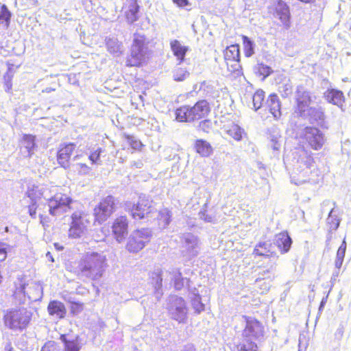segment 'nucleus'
Listing matches in <instances>:
<instances>
[{
  "label": "nucleus",
  "mask_w": 351,
  "mask_h": 351,
  "mask_svg": "<svg viewBox=\"0 0 351 351\" xmlns=\"http://www.w3.org/2000/svg\"><path fill=\"white\" fill-rule=\"evenodd\" d=\"M76 267L70 271L77 276L91 280L100 278L106 267L105 255L96 252H87L76 262Z\"/></svg>",
  "instance_id": "obj_1"
},
{
  "label": "nucleus",
  "mask_w": 351,
  "mask_h": 351,
  "mask_svg": "<svg viewBox=\"0 0 351 351\" xmlns=\"http://www.w3.org/2000/svg\"><path fill=\"white\" fill-rule=\"evenodd\" d=\"M148 41L144 35L135 34L131 45L130 53L125 64L128 67H141L146 62V49Z\"/></svg>",
  "instance_id": "obj_2"
},
{
  "label": "nucleus",
  "mask_w": 351,
  "mask_h": 351,
  "mask_svg": "<svg viewBox=\"0 0 351 351\" xmlns=\"http://www.w3.org/2000/svg\"><path fill=\"white\" fill-rule=\"evenodd\" d=\"M116 199L112 195H108L100 199L93 210V223L95 225H101L108 221L116 211Z\"/></svg>",
  "instance_id": "obj_3"
},
{
  "label": "nucleus",
  "mask_w": 351,
  "mask_h": 351,
  "mask_svg": "<svg viewBox=\"0 0 351 351\" xmlns=\"http://www.w3.org/2000/svg\"><path fill=\"white\" fill-rule=\"evenodd\" d=\"M152 237V232L148 228L136 229L129 236L125 244V249L130 253L136 254L150 242Z\"/></svg>",
  "instance_id": "obj_4"
},
{
  "label": "nucleus",
  "mask_w": 351,
  "mask_h": 351,
  "mask_svg": "<svg viewBox=\"0 0 351 351\" xmlns=\"http://www.w3.org/2000/svg\"><path fill=\"white\" fill-rule=\"evenodd\" d=\"M90 220L87 215L82 211L73 212L70 217L68 236L71 239H79L87 232Z\"/></svg>",
  "instance_id": "obj_5"
},
{
  "label": "nucleus",
  "mask_w": 351,
  "mask_h": 351,
  "mask_svg": "<svg viewBox=\"0 0 351 351\" xmlns=\"http://www.w3.org/2000/svg\"><path fill=\"white\" fill-rule=\"evenodd\" d=\"M227 69L233 77L243 75L240 64V47L238 44L231 45L226 47L223 52Z\"/></svg>",
  "instance_id": "obj_6"
},
{
  "label": "nucleus",
  "mask_w": 351,
  "mask_h": 351,
  "mask_svg": "<svg viewBox=\"0 0 351 351\" xmlns=\"http://www.w3.org/2000/svg\"><path fill=\"white\" fill-rule=\"evenodd\" d=\"M299 138L303 145H306L313 150H319L325 141L322 132L318 128L311 126L305 127Z\"/></svg>",
  "instance_id": "obj_7"
},
{
  "label": "nucleus",
  "mask_w": 351,
  "mask_h": 351,
  "mask_svg": "<svg viewBox=\"0 0 351 351\" xmlns=\"http://www.w3.org/2000/svg\"><path fill=\"white\" fill-rule=\"evenodd\" d=\"M129 223L126 215L118 216L112 221L110 226L111 234L118 243L125 240L129 232Z\"/></svg>",
  "instance_id": "obj_8"
},
{
  "label": "nucleus",
  "mask_w": 351,
  "mask_h": 351,
  "mask_svg": "<svg viewBox=\"0 0 351 351\" xmlns=\"http://www.w3.org/2000/svg\"><path fill=\"white\" fill-rule=\"evenodd\" d=\"M75 149V143H63L59 145L56 152V161L60 167L66 169L71 167V159Z\"/></svg>",
  "instance_id": "obj_9"
},
{
  "label": "nucleus",
  "mask_w": 351,
  "mask_h": 351,
  "mask_svg": "<svg viewBox=\"0 0 351 351\" xmlns=\"http://www.w3.org/2000/svg\"><path fill=\"white\" fill-rule=\"evenodd\" d=\"M153 210L152 201L145 197H140L130 210L132 219L141 220L146 217Z\"/></svg>",
  "instance_id": "obj_10"
},
{
  "label": "nucleus",
  "mask_w": 351,
  "mask_h": 351,
  "mask_svg": "<svg viewBox=\"0 0 351 351\" xmlns=\"http://www.w3.org/2000/svg\"><path fill=\"white\" fill-rule=\"evenodd\" d=\"M243 317L246 322L242 333L244 339H257L259 336L263 335L264 329L261 322L248 316H244Z\"/></svg>",
  "instance_id": "obj_11"
},
{
  "label": "nucleus",
  "mask_w": 351,
  "mask_h": 351,
  "mask_svg": "<svg viewBox=\"0 0 351 351\" xmlns=\"http://www.w3.org/2000/svg\"><path fill=\"white\" fill-rule=\"evenodd\" d=\"M275 14L282 22L283 26L288 29L291 25V13L289 5L283 0H278L275 5Z\"/></svg>",
  "instance_id": "obj_12"
},
{
  "label": "nucleus",
  "mask_w": 351,
  "mask_h": 351,
  "mask_svg": "<svg viewBox=\"0 0 351 351\" xmlns=\"http://www.w3.org/2000/svg\"><path fill=\"white\" fill-rule=\"evenodd\" d=\"M22 313L20 309H11L4 315L5 324L12 329H20Z\"/></svg>",
  "instance_id": "obj_13"
},
{
  "label": "nucleus",
  "mask_w": 351,
  "mask_h": 351,
  "mask_svg": "<svg viewBox=\"0 0 351 351\" xmlns=\"http://www.w3.org/2000/svg\"><path fill=\"white\" fill-rule=\"evenodd\" d=\"M193 149L197 154L202 158H208L214 152V149L210 143L202 138L195 140Z\"/></svg>",
  "instance_id": "obj_14"
},
{
  "label": "nucleus",
  "mask_w": 351,
  "mask_h": 351,
  "mask_svg": "<svg viewBox=\"0 0 351 351\" xmlns=\"http://www.w3.org/2000/svg\"><path fill=\"white\" fill-rule=\"evenodd\" d=\"M324 97L327 102L337 106L341 108L345 103L346 99L343 93L341 90L329 88L326 90Z\"/></svg>",
  "instance_id": "obj_15"
},
{
  "label": "nucleus",
  "mask_w": 351,
  "mask_h": 351,
  "mask_svg": "<svg viewBox=\"0 0 351 351\" xmlns=\"http://www.w3.org/2000/svg\"><path fill=\"white\" fill-rule=\"evenodd\" d=\"M47 311L50 316L58 319L65 318L67 313L65 305L62 302L56 300H51L49 302Z\"/></svg>",
  "instance_id": "obj_16"
},
{
  "label": "nucleus",
  "mask_w": 351,
  "mask_h": 351,
  "mask_svg": "<svg viewBox=\"0 0 351 351\" xmlns=\"http://www.w3.org/2000/svg\"><path fill=\"white\" fill-rule=\"evenodd\" d=\"M275 244L281 254L288 252L292 244V240L287 231H282L275 235Z\"/></svg>",
  "instance_id": "obj_17"
},
{
  "label": "nucleus",
  "mask_w": 351,
  "mask_h": 351,
  "mask_svg": "<svg viewBox=\"0 0 351 351\" xmlns=\"http://www.w3.org/2000/svg\"><path fill=\"white\" fill-rule=\"evenodd\" d=\"M253 254L257 256L267 257L276 256V252L272 242L270 241H260L255 245L253 250Z\"/></svg>",
  "instance_id": "obj_18"
},
{
  "label": "nucleus",
  "mask_w": 351,
  "mask_h": 351,
  "mask_svg": "<svg viewBox=\"0 0 351 351\" xmlns=\"http://www.w3.org/2000/svg\"><path fill=\"white\" fill-rule=\"evenodd\" d=\"M170 47L178 62L180 64L183 62L185 60L186 54L189 49V47L182 45L178 40H173L170 42Z\"/></svg>",
  "instance_id": "obj_19"
},
{
  "label": "nucleus",
  "mask_w": 351,
  "mask_h": 351,
  "mask_svg": "<svg viewBox=\"0 0 351 351\" xmlns=\"http://www.w3.org/2000/svg\"><path fill=\"white\" fill-rule=\"evenodd\" d=\"M49 214L56 217H61L68 213L71 206H66L64 203H58L48 199Z\"/></svg>",
  "instance_id": "obj_20"
},
{
  "label": "nucleus",
  "mask_w": 351,
  "mask_h": 351,
  "mask_svg": "<svg viewBox=\"0 0 351 351\" xmlns=\"http://www.w3.org/2000/svg\"><path fill=\"white\" fill-rule=\"evenodd\" d=\"M158 226L161 228H166L172 221V212L168 208H162L158 210L156 218Z\"/></svg>",
  "instance_id": "obj_21"
},
{
  "label": "nucleus",
  "mask_w": 351,
  "mask_h": 351,
  "mask_svg": "<svg viewBox=\"0 0 351 351\" xmlns=\"http://www.w3.org/2000/svg\"><path fill=\"white\" fill-rule=\"evenodd\" d=\"M180 305L176 306L171 313V318L179 323H184L186 319L187 310L184 300L180 298Z\"/></svg>",
  "instance_id": "obj_22"
},
{
  "label": "nucleus",
  "mask_w": 351,
  "mask_h": 351,
  "mask_svg": "<svg viewBox=\"0 0 351 351\" xmlns=\"http://www.w3.org/2000/svg\"><path fill=\"white\" fill-rule=\"evenodd\" d=\"M197 111H176V120L178 122L186 123L199 119Z\"/></svg>",
  "instance_id": "obj_23"
},
{
  "label": "nucleus",
  "mask_w": 351,
  "mask_h": 351,
  "mask_svg": "<svg viewBox=\"0 0 351 351\" xmlns=\"http://www.w3.org/2000/svg\"><path fill=\"white\" fill-rule=\"evenodd\" d=\"M49 200L54 201L58 203H64L66 206H71L73 199L71 196L69 192L61 190L56 192L53 196L49 199Z\"/></svg>",
  "instance_id": "obj_24"
},
{
  "label": "nucleus",
  "mask_w": 351,
  "mask_h": 351,
  "mask_svg": "<svg viewBox=\"0 0 351 351\" xmlns=\"http://www.w3.org/2000/svg\"><path fill=\"white\" fill-rule=\"evenodd\" d=\"M35 136L32 135L23 136V147L27 149V155L32 156L37 148Z\"/></svg>",
  "instance_id": "obj_25"
},
{
  "label": "nucleus",
  "mask_w": 351,
  "mask_h": 351,
  "mask_svg": "<svg viewBox=\"0 0 351 351\" xmlns=\"http://www.w3.org/2000/svg\"><path fill=\"white\" fill-rule=\"evenodd\" d=\"M273 72V70L271 68L264 64V63H258L254 66V73L255 74L261 77L263 80L267 77L269 75H270Z\"/></svg>",
  "instance_id": "obj_26"
},
{
  "label": "nucleus",
  "mask_w": 351,
  "mask_h": 351,
  "mask_svg": "<svg viewBox=\"0 0 351 351\" xmlns=\"http://www.w3.org/2000/svg\"><path fill=\"white\" fill-rule=\"evenodd\" d=\"M26 195L29 202H40L43 195L38 186H32L27 189Z\"/></svg>",
  "instance_id": "obj_27"
},
{
  "label": "nucleus",
  "mask_w": 351,
  "mask_h": 351,
  "mask_svg": "<svg viewBox=\"0 0 351 351\" xmlns=\"http://www.w3.org/2000/svg\"><path fill=\"white\" fill-rule=\"evenodd\" d=\"M123 137L127 141L130 147L132 149V152L141 151L143 147V144L141 141L132 135L123 134Z\"/></svg>",
  "instance_id": "obj_28"
},
{
  "label": "nucleus",
  "mask_w": 351,
  "mask_h": 351,
  "mask_svg": "<svg viewBox=\"0 0 351 351\" xmlns=\"http://www.w3.org/2000/svg\"><path fill=\"white\" fill-rule=\"evenodd\" d=\"M60 339L64 343L65 351H80V346L77 339L69 340L66 339V335H62Z\"/></svg>",
  "instance_id": "obj_29"
},
{
  "label": "nucleus",
  "mask_w": 351,
  "mask_h": 351,
  "mask_svg": "<svg viewBox=\"0 0 351 351\" xmlns=\"http://www.w3.org/2000/svg\"><path fill=\"white\" fill-rule=\"evenodd\" d=\"M226 133L235 141L242 139L243 131L236 124H232L226 128Z\"/></svg>",
  "instance_id": "obj_30"
},
{
  "label": "nucleus",
  "mask_w": 351,
  "mask_h": 351,
  "mask_svg": "<svg viewBox=\"0 0 351 351\" xmlns=\"http://www.w3.org/2000/svg\"><path fill=\"white\" fill-rule=\"evenodd\" d=\"M245 342L237 346L238 351H258V345L250 339H245Z\"/></svg>",
  "instance_id": "obj_31"
},
{
  "label": "nucleus",
  "mask_w": 351,
  "mask_h": 351,
  "mask_svg": "<svg viewBox=\"0 0 351 351\" xmlns=\"http://www.w3.org/2000/svg\"><path fill=\"white\" fill-rule=\"evenodd\" d=\"M122 44L117 40L110 39L106 42V48L109 53L112 54H119L122 53Z\"/></svg>",
  "instance_id": "obj_32"
},
{
  "label": "nucleus",
  "mask_w": 351,
  "mask_h": 351,
  "mask_svg": "<svg viewBox=\"0 0 351 351\" xmlns=\"http://www.w3.org/2000/svg\"><path fill=\"white\" fill-rule=\"evenodd\" d=\"M266 108L267 110L280 109V101L276 94L273 93L268 97L266 101Z\"/></svg>",
  "instance_id": "obj_33"
},
{
  "label": "nucleus",
  "mask_w": 351,
  "mask_h": 351,
  "mask_svg": "<svg viewBox=\"0 0 351 351\" xmlns=\"http://www.w3.org/2000/svg\"><path fill=\"white\" fill-rule=\"evenodd\" d=\"M347 245L345 239H343L342 243L339 246L337 252V257L335 260V265L337 268H340L342 265L346 250Z\"/></svg>",
  "instance_id": "obj_34"
},
{
  "label": "nucleus",
  "mask_w": 351,
  "mask_h": 351,
  "mask_svg": "<svg viewBox=\"0 0 351 351\" xmlns=\"http://www.w3.org/2000/svg\"><path fill=\"white\" fill-rule=\"evenodd\" d=\"M242 40L244 54L246 57H250L254 53V44L247 36L243 35Z\"/></svg>",
  "instance_id": "obj_35"
},
{
  "label": "nucleus",
  "mask_w": 351,
  "mask_h": 351,
  "mask_svg": "<svg viewBox=\"0 0 351 351\" xmlns=\"http://www.w3.org/2000/svg\"><path fill=\"white\" fill-rule=\"evenodd\" d=\"M265 95L263 91H256L252 97L253 107L254 110H259L263 107Z\"/></svg>",
  "instance_id": "obj_36"
},
{
  "label": "nucleus",
  "mask_w": 351,
  "mask_h": 351,
  "mask_svg": "<svg viewBox=\"0 0 351 351\" xmlns=\"http://www.w3.org/2000/svg\"><path fill=\"white\" fill-rule=\"evenodd\" d=\"M298 106L299 108L308 107L311 104V98L308 93H302L297 99Z\"/></svg>",
  "instance_id": "obj_37"
},
{
  "label": "nucleus",
  "mask_w": 351,
  "mask_h": 351,
  "mask_svg": "<svg viewBox=\"0 0 351 351\" xmlns=\"http://www.w3.org/2000/svg\"><path fill=\"white\" fill-rule=\"evenodd\" d=\"M91 169L84 162H76L74 165V171L79 175H86Z\"/></svg>",
  "instance_id": "obj_38"
},
{
  "label": "nucleus",
  "mask_w": 351,
  "mask_h": 351,
  "mask_svg": "<svg viewBox=\"0 0 351 351\" xmlns=\"http://www.w3.org/2000/svg\"><path fill=\"white\" fill-rule=\"evenodd\" d=\"M189 75V73L182 68L176 69L173 73V80L176 82H182Z\"/></svg>",
  "instance_id": "obj_39"
},
{
  "label": "nucleus",
  "mask_w": 351,
  "mask_h": 351,
  "mask_svg": "<svg viewBox=\"0 0 351 351\" xmlns=\"http://www.w3.org/2000/svg\"><path fill=\"white\" fill-rule=\"evenodd\" d=\"M84 310V303L80 302H70V313L72 315H78Z\"/></svg>",
  "instance_id": "obj_40"
},
{
  "label": "nucleus",
  "mask_w": 351,
  "mask_h": 351,
  "mask_svg": "<svg viewBox=\"0 0 351 351\" xmlns=\"http://www.w3.org/2000/svg\"><path fill=\"white\" fill-rule=\"evenodd\" d=\"M103 149L99 147L93 152H90L88 156V159L90 160L92 164H98L100 161L101 154L103 152Z\"/></svg>",
  "instance_id": "obj_41"
},
{
  "label": "nucleus",
  "mask_w": 351,
  "mask_h": 351,
  "mask_svg": "<svg viewBox=\"0 0 351 351\" xmlns=\"http://www.w3.org/2000/svg\"><path fill=\"white\" fill-rule=\"evenodd\" d=\"M192 306L197 314L205 310V305L202 302L200 298H195L192 301Z\"/></svg>",
  "instance_id": "obj_42"
},
{
  "label": "nucleus",
  "mask_w": 351,
  "mask_h": 351,
  "mask_svg": "<svg viewBox=\"0 0 351 351\" xmlns=\"http://www.w3.org/2000/svg\"><path fill=\"white\" fill-rule=\"evenodd\" d=\"M40 202H29L27 205L28 213L32 218H36L37 210L38 208V203Z\"/></svg>",
  "instance_id": "obj_43"
},
{
  "label": "nucleus",
  "mask_w": 351,
  "mask_h": 351,
  "mask_svg": "<svg viewBox=\"0 0 351 351\" xmlns=\"http://www.w3.org/2000/svg\"><path fill=\"white\" fill-rule=\"evenodd\" d=\"M41 351H60V348L54 341H50L43 346Z\"/></svg>",
  "instance_id": "obj_44"
},
{
  "label": "nucleus",
  "mask_w": 351,
  "mask_h": 351,
  "mask_svg": "<svg viewBox=\"0 0 351 351\" xmlns=\"http://www.w3.org/2000/svg\"><path fill=\"white\" fill-rule=\"evenodd\" d=\"M8 250L9 245L8 244L0 242V263L5 260Z\"/></svg>",
  "instance_id": "obj_45"
},
{
  "label": "nucleus",
  "mask_w": 351,
  "mask_h": 351,
  "mask_svg": "<svg viewBox=\"0 0 351 351\" xmlns=\"http://www.w3.org/2000/svg\"><path fill=\"white\" fill-rule=\"evenodd\" d=\"M256 282L259 286V289L261 290V293H264L267 292L270 289L269 282H265L263 279H257Z\"/></svg>",
  "instance_id": "obj_46"
},
{
  "label": "nucleus",
  "mask_w": 351,
  "mask_h": 351,
  "mask_svg": "<svg viewBox=\"0 0 351 351\" xmlns=\"http://www.w3.org/2000/svg\"><path fill=\"white\" fill-rule=\"evenodd\" d=\"M193 108L194 110H208L210 106L207 101L201 100L197 101Z\"/></svg>",
  "instance_id": "obj_47"
},
{
  "label": "nucleus",
  "mask_w": 351,
  "mask_h": 351,
  "mask_svg": "<svg viewBox=\"0 0 351 351\" xmlns=\"http://www.w3.org/2000/svg\"><path fill=\"white\" fill-rule=\"evenodd\" d=\"M10 16V12L8 10L7 7L5 5L1 6V11L0 14V21L2 19H4L5 21H9Z\"/></svg>",
  "instance_id": "obj_48"
},
{
  "label": "nucleus",
  "mask_w": 351,
  "mask_h": 351,
  "mask_svg": "<svg viewBox=\"0 0 351 351\" xmlns=\"http://www.w3.org/2000/svg\"><path fill=\"white\" fill-rule=\"evenodd\" d=\"M210 122L208 120H204L203 121H201L199 123V127L201 128V130L206 133L208 132V129L210 128Z\"/></svg>",
  "instance_id": "obj_49"
},
{
  "label": "nucleus",
  "mask_w": 351,
  "mask_h": 351,
  "mask_svg": "<svg viewBox=\"0 0 351 351\" xmlns=\"http://www.w3.org/2000/svg\"><path fill=\"white\" fill-rule=\"evenodd\" d=\"M172 1L179 8H184L189 5V0H172Z\"/></svg>",
  "instance_id": "obj_50"
},
{
  "label": "nucleus",
  "mask_w": 351,
  "mask_h": 351,
  "mask_svg": "<svg viewBox=\"0 0 351 351\" xmlns=\"http://www.w3.org/2000/svg\"><path fill=\"white\" fill-rule=\"evenodd\" d=\"M282 88L283 90H280V92L282 93V94L285 96H288L292 93V86L290 84H285Z\"/></svg>",
  "instance_id": "obj_51"
},
{
  "label": "nucleus",
  "mask_w": 351,
  "mask_h": 351,
  "mask_svg": "<svg viewBox=\"0 0 351 351\" xmlns=\"http://www.w3.org/2000/svg\"><path fill=\"white\" fill-rule=\"evenodd\" d=\"M82 156V154H76L74 156L73 160L76 161V160H79Z\"/></svg>",
  "instance_id": "obj_52"
},
{
  "label": "nucleus",
  "mask_w": 351,
  "mask_h": 351,
  "mask_svg": "<svg viewBox=\"0 0 351 351\" xmlns=\"http://www.w3.org/2000/svg\"><path fill=\"white\" fill-rule=\"evenodd\" d=\"M157 277H158V281L159 285L161 286V285H162V278H161L160 274H157Z\"/></svg>",
  "instance_id": "obj_53"
},
{
  "label": "nucleus",
  "mask_w": 351,
  "mask_h": 351,
  "mask_svg": "<svg viewBox=\"0 0 351 351\" xmlns=\"http://www.w3.org/2000/svg\"><path fill=\"white\" fill-rule=\"evenodd\" d=\"M5 86H6V88H7V90H9L10 87H11V84H10L8 82H5Z\"/></svg>",
  "instance_id": "obj_54"
},
{
  "label": "nucleus",
  "mask_w": 351,
  "mask_h": 351,
  "mask_svg": "<svg viewBox=\"0 0 351 351\" xmlns=\"http://www.w3.org/2000/svg\"><path fill=\"white\" fill-rule=\"evenodd\" d=\"M272 112V114H273V115H274V117H276V116H277V115L274 113V112ZM275 112H278V115L280 116V112H281V111H280V110L275 111Z\"/></svg>",
  "instance_id": "obj_55"
},
{
  "label": "nucleus",
  "mask_w": 351,
  "mask_h": 351,
  "mask_svg": "<svg viewBox=\"0 0 351 351\" xmlns=\"http://www.w3.org/2000/svg\"><path fill=\"white\" fill-rule=\"evenodd\" d=\"M39 216H40V221H41L42 223H44V219H43V215H39Z\"/></svg>",
  "instance_id": "obj_56"
},
{
  "label": "nucleus",
  "mask_w": 351,
  "mask_h": 351,
  "mask_svg": "<svg viewBox=\"0 0 351 351\" xmlns=\"http://www.w3.org/2000/svg\"><path fill=\"white\" fill-rule=\"evenodd\" d=\"M175 286H176V289H180L181 288V287L178 286L177 283L176 284Z\"/></svg>",
  "instance_id": "obj_57"
},
{
  "label": "nucleus",
  "mask_w": 351,
  "mask_h": 351,
  "mask_svg": "<svg viewBox=\"0 0 351 351\" xmlns=\"http://www.w3.org/2000/svg\"><path fill=\"white\" fill-rule=\"evenodd\" d=\"M8 351H14V350H13L12 348L9 347L8 349Z\"/></svg>",
  "instance_id": "obj_58"
},
{
  "label": "nucleus",
  "mask_w": 351,
  "mask_h": 351,
  "mask_svg": "<svg viewBox=\"0 0 351 351\" xmlns=\"http://www.w3.org/2000/svg\"><path fill=\"white\" fill-rule=\"evenodd\" d=\"M338 226H339V222H337L335 223V228L337 229L338 228Z\"/></svg>",
  "instance_id": "obj_59"
},
{
  "label": "nucleus",
  "mask_w": 351,
  "mask_h": 351,
  "mask_svg": "<svg viewBox=\"0 0 351 351\" xmlns=\"http://www.w3.org/2000/svg\"><path fill=\"white\" fill-rule=\"evenodd\" d=\"M137 11H138V8L135 7V12H136Z\"/></svg>",
  "instance_id": "obj_60"
}]
</instances>
